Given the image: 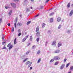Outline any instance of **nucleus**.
I'll list each match as a JSON object with an SVG mask.
<instances>
[{"instance_id":"1","label":"nucleus","mask_w":73,"mask_h":73,"mask_svg":"<svg viewBox=\"0 0 73 73\" xmlns=\"http://www.w3.org/2000/svg\"><path fill=\"white\" fill-rule=\"evenodd\" d=\"M54 60H55V61H56L57 60H58L60 59V57H59L58 56H54Z\"/></svg>"},{"instance_id":"2","label":"nucleus","mask_w":73,"mask_h":73,"mask_svg":"<svg viewBox=\"0 0 73 73\" xmlns=\"http://www.w3.org/2000/svg\"><path fill=\"white\" fill-rule=\"evenodd\" d=\"M28 36H29V35H28L27 36H25V38H24L22 40L23 42H24L26 40H27V38H28Z\"/></svg>"},{"instance_id":"3","label":"nucleus","mask_w":73,"mask_h":73,"mask_svg":"<svg viewBox=\"0 0 73 73\" xmlns=\"http://www.w3.org/2000/svg\"><path fill=\"white\" fill-rule=\"evenodd\" d=\"M56 42L55 41H53L52 44V45H54V47L56 46Z\"/></svg>"},{"instance_id":"4","label":"nucleus","mask_w":73,"mask_h":73,"mask_svg":"<svg viewBox=\"0 0 73 73\" xmlns=\"http://www.w3.org/2000/svg\"><path fill=\"white\" fill-rule=\"evenodd\" d=\"M73 10H72L70 12V13H69L70 16H72V15H73Z\"/></svg>"},{"instance_id":"5","label":"nucleus","mask_w":73,"mask_h":73,"mask_svg":"<svg viewBox=\"0 0 73 73\" xmlns=\"http://www.w3.org/2000/svg\"><path fill=\"white\" fill-rule=\"evenodd\" d=\"M11 5L14 8H16V4L13 3H11Z\"/></svg>"},{"instance_id":"6","label":"nucleus","mask_w":73,"mask_h":73,"mask_svg":"<svg viewBox=\"0 0 73 73\" xmlns=\"http://www.w3.org/2000/svg\"><path fill=\"white\" fill-rule=\"evenodd\" d=\"M61 17H59L57 19V21L58 22H60V21H61Z\"/></svg>"},{"instance_id":"7","label":"nucleus","mask_w":73,"mask_h":73,"mask_svg":"<svg viewBox=\"0 0 73 73\" xmlns=\"http://www.w3.org/2000/svg\"><path fill=\"white\" fill-rule=\"evenodd\" d=\"M17 25L18 27H21V26H22V23H18Z\"/></svg>"},{"instance_id":"8","label":"nucleus","mask_w":73,"mask_h":73,"mask_svg":"<svg viewBox=\"0 0 73 73\" xmlns=\"http://www.w3.org/2000/svg\"><path fill=\"white\" fill-rule=\"evenodd\" d=\"M40 32L39 31L38 32L36 33V36L38 37H39V36H40Z\"/></svg>"},{"instance_id":"9","label":"nucleus","mask_w":73,"mask_h":73,"mask_svg":"<svg viewBox=\"0 0 73 73\" xmlns=\"http://www.w3.org/2000/svg\"><path fill=\"white\" fill-rule=\"evenodd\" d=\"M39 29H40V27L38 26L37 27L36 30V32H38L39 31Z\"/></svg>"},{"instance_id":"10","label":"nucleus","mask_w":73,"mask_h":73,"mask_svg":"<svg viewBox=\"0 0 73 73\" xmlns=\"http://www.w3.org/2000/svg\"><path fill=\"white\" fill-rule=\"evenodd\" d=\"M67 8H69L70 7V2H69L67 4Z\"/></svg>"},{"instance_id":"11","label":"nucleus","mask_w":73,"mask_h":73,"mask_svg":"<svg viewBox=\"0 0 73 73\" xmlns=\"http://www.w3.org/2000/svg\"><path fill=\"white\" fill-rule=\"evenodd\" d=\"M50 23H52L53 21V18H51L50 19Z\"/></svg>"},{"instance_id":"12","label":"nucleus","mask_w":73,"mask_h":73,"mask_svg":"<svg viewBox=\"0 0 73 73\" xmlns=\"http://www.w3.org/2000/svg\"><path fill=\"white\" fill-rule=\"evenodd\" d=\"M17 39V38H15V39L14 43V44H16L17 43V42H16Z\"/></svg>"},{"instance_id":"13","label":"nucleus","mask_w":73,"mask_h":73,"mask_svg":"<svg viewBox=\"0 0 73 73\" xmlns=\"http://www.w3.org/2000/svg\"><path fill=\"white\" fill-rule=\"evenodd\" d=\"M12 47H13V45H12V44L10 46V47L9 48V50H10V49H12Z\"/></svg>"},{"instance_id":"14","label":"nucleus","mask_w":73,"mask_h":73,"mask_svg":"<svg viewBox=\"0 0 73 73\" xmlns=\"http://www.w3.org/2000/svg\"><path fill=\"white\" fill-rule=\"evenodd\" d=\"M12 13V10H11L10 11L9 13V16H10Z\"/></svg>"},{"instance_id":"15","label":"nucleus","mask_w":73,"mask_h":73,"mask_svg":"<svg viewBox=\"0 0 73 73\" xmlns=\"http://www.w3.org/2000/svg\"><path fill=\"white\" fill-rule=\"evenodd\" d=\"M61 45V43L59 42L58 43V47H60V46Z\"/></svg>"},{"instance_id":"16","label":"nucleus","mask_w":73,"mask_h":73,"mask_svg":"<svg viewBox=\"0 0 73 73\" xmlns=\"http://www.w3.org/2000/svg\"><path fill=\"white\" fill-rule=\"evenodd\" d=\"M11 45V43H10L7 46V48H9V46H10Z\"/></svg>"},{"instance_id":"17","label":"nucleus","mask_w":73,"mask_h":73,"mask_svg":"<svg viewBox=\"0 0 73 73\" xmlns=\"http://www.w3.org/2000/svg\"><path fill=\"white\" fill-rule=\"evenodd\" d=\"M33 39V38L32 37V36H31L30 38V41H32Z\"/></svg>"},{"instance_id":"18","label":"nucleus","mask_w":73,"mask_h":73,"mask_svg":"<svg viewBox=\"0 0 73 73\" xmlns=\"http://www.w3.org/2000/svg\"><path fill=\"white\" fill-rule=\"evenodd\" d=\"M30 23H31V21H29L28 22H27V25H29V24Z\"/></svg>"},{"instance_id":"19","label":"nucleus","mask_w":73,"mask_h":73,"mask_svg":"<svg viewBox=\"0 0 73 73\" xmlns=\"http://www.w3.org/2000/svg\"><path fill=\"white\" fill-rule=\"evenodd\" d=\"M39 40H40V38H36V41L37 42H38L39 41Z\"/></svg>"},{"instance_id":"20","label":"nucleus","mask_w":73,"mask_h":73,"mask_svg":"<svg viewBox=\"0 0 73 73\" xmlns=\"http://www.w3.org/2000/svg\"><path fill=\"white\" fill-rule=\"evenodd\" d=\"M64 65H62V66H61L60 67V69H62L63 68H64Z\"/></svg>"},{"instance_id":"21","label":"nucleus","mask_w":73,"mask_h":73,"mask_svg":"<svg viewBox=\"0 0 73 73\" xmlns=\"http://www.w3.org/2000/svg\"><path fill=\"white\" fill-rule=\"evenodd\" d=\"M28 58H25V60H23V62H25L26 61H27V60H28Z\"/></svg>"},{"instance_id":"22","label":"nucleus","mask_w":73,"mask_h":73,"mask_svg":"<svg viewBox=\"0 0 73 73\" xmlns=\"http://www.w3.org/2000/svg\"><path fill=\"white\" fill-rule=\"evenodd\" d=\"M45 23H43L42 25V27L44 28L45 27Z\"/></svg>"},{"instance_id":"23","label":"nucleus","mask_w":73,"mask_h":73,"mask_svg":"<svg viewBox=\"0 0 73 73\" xmlns=\"http://www.w3.org/2000/svg\"><path fill=\"white\" fill-rule=\"evenodd\" d=\"M60 52V51L59 50H56L55 52V53H59Z\"/></svg>"},{"instance_id":"24","label":"nucleus","mask_w":73,"mask_h":73,"mask_svg":"<svg viewBox=\"0 0 73 73\" xmlns=\"http://www.w3.org/2000/svg\"><path fill=\"white\" fill-rule=\"evenodd\" d=\"M54 61V59H51L50 60V62H53V61Z\"/></svg>"},{"instance_id":"25","label":"nucleus","mask_w":73,"mask_h":73,"mask_svg":"<svg viewBox=\"0 0 73 73\" xmlns=\"http://www.w3.org/2000/svg\"><path fill=\"white\" fill-rule=\"evenodd\" d=\"M40 61H41V58H40L38 59L37 62V63H39Z\"/></svg>"},{"instance_id":"26","label":"nucleus","mask_w":73,"mask_h":73,"mask_svg":"<svg viewBox=\"0 0 73 73\" xmlns=\"http://www.w3.org/2000/svg\"><path fill=\"white\" fill-rule=\"evenodd\" d=\"M54 14V13H52L50 14V16H52Z\"/></svg>"},{"instance_id":"27","label":"nucleus","mask_w":73,"mask_h":73,"mask_svg":"<svg viewBox=\"0 0 73 73\" xmlns=\"http://www.w3.org/2000/svg\"><path fill=\"white\" fill-rule=\"evenodd\" d=\"M40 53V50H38L37 52V54H39Z\"/></svg>"},{"instance_id":"28","label":"nucleus","mask_w":73,"mask_h":73,"mask_svg":"<svg viewBox=\"0 0 73 73\" xmlns=\"http://www.w3.org/2000/svg\"><path fill=\"white\" fill-rule=\"evenodd\" d=\"M6 44V42H3L2 43V45H4Z\"/></svg>"},{"instance_id":"29","label":"nucleus","mask_w":73,"mask_h":73,"mask_svg":"<svg viewBox=\"0 0 73 73\" xmlns=\"http://www.w3.org/2000/svg\"><path fill=\"white\" fill-rule=\"evenodd\" d=\"M35 48H36V47H35V46H33L32 47V49H35Z\"/></svg>"},{"instance_id":"30","label":"nucleus","mask_w":73,"mask_h":73,"mask_svg":"<svg viewBox=\"0 0 73 73\" xmlns=\"http://www.w3.org/2000/svg\"><path fill=\"white\" fill-rule=\"evenodd\" d=\"M73 66H71L70 68V70H73Z\"/></svg>"},{"instance_id":"31","label":"nucleus","mask_w":73,"mask_h":73,"mask_svg":"<svg viewBox=\"0 0 73 73\" xmlns=\"http://www.w3.org/2000/svg\"><path fill=\"white\" fill-rule=\"evenodd\" d=\"M61 27V26L60 25L58 27V29H60Z\"/></svg>"},{"instance_id":"32","label":"nucleus","mask_w":73,"mask_h":73,"mask_svg":"<svg viewBox=\"0 0 73 73\" xmlns=\"http://www.w3.org/2000/svg\"><path fill=\"white\" fill-rule=\"evenodd\" d=\"M17 17L16 19H15V23H17Z\"/></svg>"},{"instance_id":"33","label":"nucleus","mask_w":73,"mask_h":73,"mask_svg":"<svg viewBox=\"0 0 73 73\" xmlns=\"http://www.w3.org/2000/svg\"><path fill=\"white\" fill-rule=\"evenodd\" d=\"M12 29L11 30L12 32H14V28L13 27H12Z\"/></svg>"},{"instance_id":"34","label":"nucleus","mask_w":73,"mask_h":73,"mask_svg":"<svg viewBox=\"0 0 73 73\" xmlns=\"http://www.w3.org/2000/svg\"><path fill=\"white\" fill-rule=\"evenodd\" d=\"M27 2V0H24V3H26Z\"/></svg>"},{"instance_id":"35","label":"nucleus","mask_w":73,"mask_h":73,"mask_svg":"<svg viewBox=\"0 0 73 73\" xmlns=\"http://www.w3.org/2000/svg\"><path fill=\"white\" fill-rule=\"evenodd\" d=\"M2 21V19L1 18L0 19V24L1 23V22Z\"/></svg>"},{"instance_id":"36","label":"nucleus","mask_w":73,"mask_h":73,"mask_svg":"<svg viewBox=\"0 0 73 73\" xmlns=\"http://www.w3.org/2000/svg\"><path fill=\"white\" fill-rule=\"evenodd\" d=\"M14 25H15V28H16V23H14Z\"/></svg>"},{"instance_id":"37","label":"nucleus","mask_w":73,"mask_h":73,"mask_svg":"<svg viewBox=\"0 0 73 73\" xmlns=\"http://www.w3.org/2000/svg\"><path fill=\"white\" fill-rule=\"evenodd\" d=\"M30 52V51H28L26 53V54H29V53Z\"/></svg>"},{"instance_id":"38","label":"nucleus","mask_w":73,"mask_h":73,"mask_svg":"<svg viewBox=\"0 0 73 73\" xmlns=\"http://www.w3.org/2000/svg\"><path fill=\"white\" fill-rule=\"evenodd\" d=\"M30 62L28 61L26 62V64H30Z\"/></svg>"},{"instance_id":"39","label":"nucleus","mask_w":73,"mask_h":73,"mask_svg":"<svg viewBox=\"0 0 73 73\" xmlns=\"http://www.w3.org/2000/svg\"><path fill=\"white\" fill-rule=\"evenodd\" d=\"M29 8H28L27 9L26 12H28V11H29Z\"/></svg>"},{"instance_id":"40","label":"nucleus","mask_w":73,"mask_h":73,"mask_svg":"<svg viewBox=\"0 0 73 73\" xmlns=\"http://www.w3.org/2000/svg\"><path fill=\"white\" fill-rule=\"evenodd\" d=\"M66 59H64V62H66Z\"/></svg>"},{"instance_id":"41","label":"nucleus","mask_w":73,"mask_h":73,"mask_svg":"<svg viewBox=\"0 0 73 73\" xmlns=\"http://www.w3.org/2000/svg\"><path fill=\"white\" fill-rule=\"evenodd\" d=\"M59 64V62H55V64Z\"/></svg>"},{"instance_id":"42","label":"nucleus","mask_w":73,"mask_h":73,"mask_svg":"<svg viewBox=\"0 0 73 73\" xmlns=\"http://www.w3.org/2000/svg\"><path fill=\"white\" fill-rule=\"evenodd\" d=\"M48 33H49V34H50V30H49L48 31Z\"/></svg>"},{"instance_id":"43","label":"nucleus","mask_w":73,"mask_h":73,"mask_svg":"<svg viewBox=\"0 0 73 73\" xmlns=\"http://www.w3.org/2000/svg\"><path fill=\"white\" fill-rule=\"evenodd\" d=\"M70 31H67V33H70Z\"/></svg>"},{"instance_id":"44","label":"nucleus","mask_w":73,"mask_h":73,"mask_svg":"<svg viewBox=\"0 0 73 73\" xmlns=\"http://www.w3.org/2000/svg\"><path fill=\"white\" fill-rule=\"evenodd\" d=\"M48 44V42L46 41V42L45 43V45L46 46L47 44Z\"/></svg>"},{"instance_id":"45","label":"nucleus","mask_w":73,"mask_h":73,"mask_svg":"<svg viewBox=\"0 0 73 73\" xmlns=\"http://www.w3.org/2000/svg\"><path fill=\"white\" fill-rule=\"evenodd\" d=\"M21 36V33H19L18 34V36Z\"/></svg>"},{"instance_id":"46","label":"nucleus","mask_w":73,"mask_h":73,"mask_svg":"<svg viewBox=\"0 0 73 73\" xmlns=\"http://www.w3.org/2000/svg\"><path fill=\"white\" fill-rule=\"evenodd\" d=\"M69 64H67V65L66 66V67L68 68V67L69 66Z\"/></svg>"},{"instance_id":"47","label":"nucleus","mask_w":73,"mask_h":73,"mask_svg":"<svg viewBox=\"0 0 73 73\" xmlns=\"http://www.w3.org/2000/svg\"><path fill=\"white\" fill-rule=\"evenodd\" d=\"M9 8V7H5V8L6 9H8V8Z\"/></svg>"},{"instance_id":"48","label":"nucleus","mask_w":73,"mask_h":73,"mask_svg":"<svg viewBox=\"0 0 73 73\" xmlns=\"http://www.w3.org/2000/svg\"><path fill=\"white\" fill-rule=\"evenodd\" d=\"M7 25L9 27L11 25V24H10V23H9L7 24Z\"/></svg>"},{"instance_id":"49","label":"nucleus","mask_w":73,"mask_h":73,"mask_svg":"<svg viewBox=\"0 0 73 73\" xmlns=\"http://www.w3.org/2000/svg\"><path fill=\"white\" fill-rule=\"evenodd\" d=\"M20 29H19L18 31V33H20Z\"/></svg>"},{"instance_id":"50","label":"nucleus","mask_w":73,"mask_h":73,"mask_svg":"<svg viewBox=\"0 0 73 73\" xmlns=\"http://www.w3.org/2000/svg\"><path fill=\"white\" fill-rule=\"evenodd\" d=\"M4 36H3V37H2V39L3 40H4Z\"/></svg>"},{"instance_id":"51","label":"nucleus","mask_w":73,"mask_h":73,"mask_svg":"<svg viewBox=\"0 0 73 73\" xmlns=\"http://www.w3.org/2000/svg\"><path fill=\"white\" fill-rule=\"evenodd\" d=\"M49 1V0H47L46 2V3H48V1Z\"/></svg>"},{"instance_id":"52","label":"nucleus","mask_w":73,"mask_h":73,"mask_svg":"<svg viewBox=\"0 0 73 73\" xmlns=\"http://www.w3.org/2000/svg\"><path fill=\"white\" fill-rule=\"evenodd\" d=\"M7 48L5 47H4L3 48V49H6Z\"/></svg>"},{"instance_id":"53","label":"nucleus","mask_w":73,"mask_h":73,"mask_svg":"<svg viewBox=\"0 0 73 73\" xmlns=\"http://www.w3.org/2000/svg\"><path fill=\"white\" fill-rule=\"evenodd\" d=\"M30 44L31 43H29L28 44H27V46H29Z\"/></svg>"},{"instance_id":"54","label":"nucleus","mask_w":73,"mask_h":73,"mask_svg":"<svg viewBox=\"0 0 73 73\" xmlns=\"http://www.w3.org/2000/svg\"><path fill=\"white\" fill-rule=\"evenodd\" d=\"M43 6H41V7H40V9H42V8H43Z\"/></svg>"},{"instance_id":"55","label":"nucleus","mask_w":73,"mask_h":73,"mask_svg":"<svg viewBox=\"0 0 73 73\" xmlns=\"http://www.w3.org/2000/svg\"><path fill=\"white\" fill-rule=\"evenodd\" d=\"M32 69V67H30V70H31V69Z\"/></svg>"},{"instance_id":"56","label":"nucleus","mask_w":73,"mask_h":73,"mask_svg":"<svg viewBox=\"0 0 73 73\" xmlns=\"http://www.w3.org/2000/svg\"><path fill=\"white\" fill-rule=\"evenodd\" d=\"M14 1H19V0H13Z\"/></svg>"},{"instance_id":"57","label":"nucleus","mask_w":73,"mask_h":73,"mask_svg":"<svg viewBox=\"0 0 73 73\" xmlns=\"http://www.w3.org/2000/svg\"><path fill=\"white\" fill-rule=\"evenodd\" d=\"M39 15L38 14V15H36V17H37V16H38Z\"/></svg>"},{"instance_id":"58","label":"nucleus","mask_w":73,"mask_h":73,"mask_svg":"<svg viewBox=\"0 0 73 73\" xmlns=\"http://www.w3.org/2000/svg\"><path fill=\"white\" fill-rule=\"evenodd\" d=\"M39 15L38 14V15H36V17H37V16H38Z\"/></svg>"},{"instance_id":"59","label":"nucleus","mask_w":73,"mask_h":73,"mask_svg":"<svg viewBox=\"0 0 73 73\" xmlns=\"http://www.w3.org/2000/svg\"><path fill=\"white\" fill-rule=\"evenodd\" d=\"M31 1H34V0H31Z\"/></svg>"},{"instance_id":"60","label":"nucleus","mask_w":73,"mask_h":73,"mask_svg":"<svg viewBox=\"0 0 73 73\" xmlns=\"http://www.w3.org/2000/svg\"><path fill=\"white\" fill-rule=\"evenodd\" d=\"M30 66H31V65H29L28 67H30Z\"/></svg>"},{"instance_id":"61","label":"nucleus","mask_w":73,"mask_h":73,"mask_svg":"<svg viewBox=\"0 0 73 73\" xmlns=\"http://www.w3.org/2000/svg\"><path fill=\"white\" fill-rule=\"evenodd\" d=\"M31 9H33V7H31Z\"/></svg>"},{"instance_id":"62","label":"nucleus","mask_w":73,"mask_h":73,"mask_svg":"<svg viewBox=\"0 0 73 73\" xmlns=\"http://www.w3.org/2000/svg\"><path fill=\"white\" fill-rule=\"evenodd\" d=\"M68 73H71V72H69Z\"/></svg>"},{"instance_id":"63","label":"nucleus","mask_w":73,"mask_h":73,"mask_svg":"<svg viewBox=\"0 0 73 73\" xmlns=\"http://www.w3.org/2000/svg\"><path fill=\"white\" fill-rule=\"evenodd\" d=\"M32 62H31L30 63V64H32Z\"/></svg>"},{"instance_id":"64","label":"nucleus","mask_w":73,"mask_h":73,"mask_svg":"<svg viewBox=\"0 0 73 73\" xmlns=\"http://www.w3.org/2000/svg\"><path fill=\"white\" fill-rule=\"evenodd\" d=\"M72 6H73V3H72Z\"/></svg>"}]
</instances>
